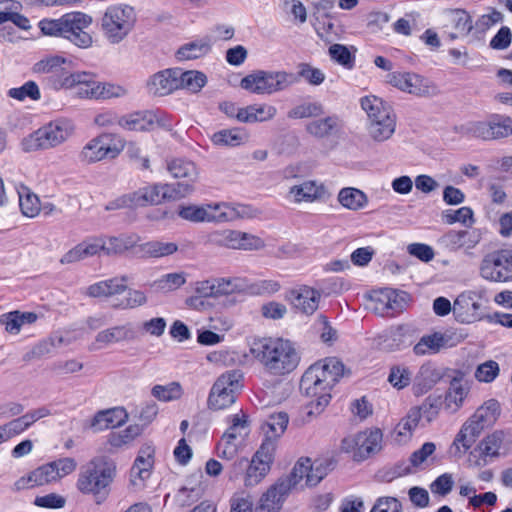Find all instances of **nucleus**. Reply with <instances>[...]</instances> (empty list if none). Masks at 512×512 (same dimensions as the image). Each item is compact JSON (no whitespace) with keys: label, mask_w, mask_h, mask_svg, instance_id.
Listing matches in <instances>:
<instances>
[{"label":"nucleus","mask_w":512,"mask_h":512,"mask_svg":"<svg viewBox=\"0 0 512 512\" xmlns=\"http://www.w3.org/2000/svg\"><path fill=\"white\" fill-rule=\"evenodd\" d=\"M210 240L215 244L225 246L230 249H238L239 231L229 229L217 231L211 234Z\"/></svg>","instance_id":"obj_61"},{"label":"nucleus","mask_w":512,"mask_h":512,"mask_svg":"<svg viewBox=\"0 0 512 512\" xmlns=\"http://www.w3.org/2000/svg\"><path fill=\"white\" fill-rule=\"evenodd\" d=\"M116 466L103 457L92 459L83 468L77 480V488L84 494L105 497L112 483Z\"/></svg>","instance_id":"obj_5"},{"label":"nucleus","mask_w":512,"mask_h":512,"mask_svg":"<svg viewBox=\"0 0 512 512\" xmlns=\"http://www.w3.org/2000/svg\"><path fill=\"white\" fill-rule=\"evenodd\" d=\"M157 126H166L164 116L153 111H136L121 115L120 128L126 131H151Z\"/></svg>","instance_id":"obj_18"},{"label":"nucleus","mask_w":512,"mask_h":512,"mask_svg":"<svg viewBox=\"0 0 512 512\" xmlns=\"http://www.w3.org/2000/svg\"><path fill=\"white\" fill-rule=\"evenodd\" d=\"M331 470L328 460H312L308 457L300 458L290 472V490H304L318 485Z\"/></svg>","instance_id":"obj_12"},{"label":"nucleus","mask_w":512,"mask_h":512,"mask_svg":"<svg viewBox=\"0 0 512 512\" xmlns=\"http://www.w3.org/2000/svg\"><path fill=\"white\" fill-rule=\"evenodd\" d=\"M77 463L73 458L65 457L46 463L34 469L15 482L17 490L32 489L47 485L75 471Z\"/></svg>","instance_id":"obj_8"},{"label":"nucleus","mask_w":512,"mask_h":512,"mask_svg":"<svg viewBox=\"0 0 512 512\" xmlns=\"http://www.w3.org/2000/svg\"><path fill=\"white\" fill-rule=\"evenodd\" d=\"M443 374L431 364H423L413 379V391L416 395H422L429 391L440 381Z\"/></svg>","instance_id":"obj_29"},{"label":"nucleus","mask_w":512,"mask_h":512,"mask_svg":"<svg viewBox=\"0 0 512 512\" xmlns=\"http://www.w3.org/2000/svg\"><path fill=\"white\" fill-rule=\"evenodd\" d=\"M463 135L483 141L501 140L512 136V118L494 113L483 121H471L461 127Z\"/></svg>","instance_id":"obj_10"},{"label":"nucleus","mask_w":512,"mask_h":512,"mask_svg":"<svg viewBox=\"0 0 512 512\" xmlns=\"http://www.w3.org/2000/svg\"><path fill=\"white\" fill-rule=\"evenodd\" d=\"M276 109L270 105H249L241 108L238 114V121L244 123L263 122L273 118Z\"/></svg>","instance_id":"obj_38"},{"label":"nucleus","mask_w":512,"mask_h":512,"mask_svg":"<svg viewBox=\"0 0 512 512\" xmlns=\"http://www.w3.org/2000/svg\"><path fill=\"white\" fill-rule=\"evenodd\" d=\"M288 427V413L278 411L271 413L262 425L265 438L261 444H270L275 453L278 440L284 435Z\"/></svg>","instance_id":"obj_21"},{"label":"nucleus","mask_w":512,"mask_h":512,"mask_svg":"<svg viewBox=\"0 0 512 512\" xmlns=\"http://www.w3.org/2000/svg\"><path fill=\"white\" fill-rule=\"evenodd\" d=\"M481 276L494 282L512 280V249H502L489 253L480 266Z\"/></svg>","instance_id":"obj_13"},{"label":"nucleus","mask_w":512,"mask_h":512,"mask_svg":"<svg viewBox=\"0 0 512 512\" xmlns=\"http://www.w3.org/2000/svg\"><path fill=\"white\" fill-rule=\"evenodd\" d=\"M151 394L162 402L178 400L183 395V389L179 382H170L166 385H155Z\"/></svg>","instance_id":"obj_54"},{"label":"nucleus","mask_w":512,"mask_h":512,"mask_svg":"<svg viewBox=\"0 0 512 512\" xmlns=\"http://www.w3.org/2000/svg\"><path fill=\"white\" fill-rule=\"evenodd\" d=\"M329 55L338 64L351 69L354 66V57L348 48L342 44H333L329 47Z\"/></svg>","instance_id":"obj_64"},{"label":"nucleus","mask_w":512,"mask_h":512,"mask_svg":"<svg viewBox=\"0 0 512 512\" xmlns=\"http://www.w3.org/2000/svg\"><path fill=\"white\" fill-rule=\"evenodd\" d=\"M390 82L400 90L417 96H428L435 90L427 79L415 73L393 74Z\"/></svg>","instance_id":"obj_19"},{"label":"nucleus","mask_w":512,"mask_h":512,"mask_svg":"<svg viewBox=\"0 0 512 512\" xmlns=\"http://www.w3.org/2000/svg\"><path fill=\"white\" fill-rule=\"evenodd\" d=\"M207 78L199 71H185L177 75L178 88H184L191 92H198L205 84Z\"/></svg>","instance_id":"obj_50"},{"label":"nucleus","mask_w":512,"mask_h":512,"mask_svg":"<svg viewBox=\"0 0 512 512\" xmlns=\"http://www.w3.org/2000/svg\"><path fill=\"white\" fill-rule=\"evenodd\" d=\"M101 252L104 253L103 237L90 238L79 243L65 253L60 259V262L62 264H70L83 260L87 257L98 255Z\"/></svg>","instance_id":"obj_23"},{"label":"nucleus","mask_w":512,"mask_h":512,"mask_svg":"<svg viewBox=\"0 0 512 512\" xmlns=\"http://www.w3.org/2000/svg\"><path fill=\"white\" fill-rule=\"evenodd\" d=\"M273 460L274 452L270 444H261L250 460L241 457L231 464L228 471L229 480L235 481L242 476L243 485L246 488H253L269 474Z\"/></svg>","instance_id":"obj_2"},{"label":"nucleus","mask_w":512,"mask_h":512,"mask_svg":"<svg viewBox=\"0 0 512 512\" xmlns=\"http://www.w3.org/2000/svg\"><path fill=\"white\" fill-rule=\"evenodd\" d=\"M65 84L71 86L74 94L80 98L97 100L99 81L87 73H74L65 79Z\"/></svg>","instance_id":"obj_27"},{"label":"nucleus","mask_w":512,"mask_h":512,"mask_svg":"<svg viewBox=\"0 0 512 512\" xmlns=\"http://www.w3.org/2000/svg\"><path fill=\"white\" fill-rule=\"evenodd\" d=\"M248 434V424L246 415L240 416L235 414L232 416L231 425L224 433V439L235 441L238 437H242Z\"/></svg>","instance_id":"obj_62"},{"label":"nucleus","mask_w":512,"mask_h":512,"mask_svg":"<svg viewBox=\"0 0 512 512\" xmlns=\"http://www.w3.org/2000/svg\"><path fill=\"white\" fill-rule=\"evenodd\" d=\"M219 203L208 204L206 206L189 205L179 209L178 215L191 222H218L221 223V215L219 213Z\"/></svg>","instance_id":"obj_25"},{"label":"nucleus","mask_w":512,"mask_h":512,"mask_svg":"<svg viewBox=\"0 0 512 512\" xmlns=\"http://www.w3.org/2000/svg\"><path fill=\"white\" fill-rule=\"evenodd\" d=\"M92 22V17L86 13L79 11L66 13L63 38L81 49L90 48L93 37L87 30Z\"/></svg>","instance_id":"obj_15"},{"label":"nucleus","mask_w":512,"mask_h":512,"mask_svg":"<svg viewBox=\"0 0 512 512\" xmlns=\"http://www.w3.org/2000/svg\"><path fill=\"white\" fill-rule=\"evenodd\" d=\"M74 132L75 125L71 120L59 118L25 136L20 146L26 153L49 150L66 142Z\"/></svg>","instance_id":"obj_3"},{"label":"nucleus","mask_w":512,"mask_h":512,"mask_svg":"<svg viewBox=\"0 0 512 512\" xmlns=\"http://www.w3.org/2000/svg\"><path fill=\"white\" fill-rule=\"evenodd\" d=\"M412 381V373L406 366L396 365L392 366L388 376V382L396 389L400 390Z\"/></svg>","instance_id":"obj_56"},{"label":"nucleus","mask_w":512,"mask_h":512,"mask_svg":"<svg viewBox=\"0 0 512 512\" xmlns=\"http://www.w3.org/2000/svg\"><path fill=\"white\" fill-rule=\"evenodd\" d=\"M179 70L167 69L154 74L147 83L150 94L164 96L178 89L177 75Z\"/></svg>","instance_id":"obj_26"},{"label":"nucleus","mask_w":512,"mask_h":512,"mask_svg":"<svg viewBox=\"0 0 512 512\" xmlns=\"http://www.w3.org/2000/svg\"><path fill=\"white\" fill-rule=\"evenodd\" d=\"M7 95L18 101H24L26 98L36 101L41 98L39 87L34 81H27L21 87L9 89Z\"/></svg>","instance_id":"obj_55"},{"label":"nucleus","mask_w":512,"mask_h":512,"mask_svg":"<svg viewBox=\"0 0 512 512\" xmlns=\"http://www.w3.org/2000/svg\"><path fill=\"white\" fill-rule=\"evenodd\" d=\"M19 206L24 216L33 218L41 211V204L38 196L27 186L21 185L17 189Z\"/></svg>","instance_id":"obj_45"},{"label":"nucleus","mask_w":512,"mask_h":512,"mask_svg":"<svg viewBox=\"0 0 512 512\" xmlns=\"http://www.w3.org/2000/svg\"><path fill=\"white\" fill-rule=\"evenodd\" d=\"M212 39L206 36L181 46L177 51L180 60H191L200 58L211 51Z\"/></svg>","instance_id":"obj_39"},{"label":"nucleus","mask_w":512,"mask_h":512,"mask_svg":"<svg viewBox=\"0 0 512 512\" xmlns=\"http://www.w3.org/2000/svg\"><path fill=\"white\" fill-rule=\"evenodd\" d=\"M345 374L344 364L336 357H328L311 365L300 380V391L311 398L307 416L318 415L329 404L331 391Z\"/></svg>","instance_id":"obj_1"},{"label":"nucleus","mask_w":512,"mask_h":512,"mask_svg":"<svg viewBox=\"0 0 512 512\" xmlns=\"http://www.w3.org/2000/svg\"><path fill=\"white\" fill-rule=\"evenodd\" d=\"M243 373L240 370H229L221 374L213 384L209 396L208 407L222 410L230 407L242 390Z\"/></svg>","instance_id":"obj_11"},{"label":"nucleus","mask_w":512,"mask_h":512,"mask_svg":"<svg viewBox=\"0 0 512 512\" xmlns=\"http://www.w3.org/2000/svg\"><path fill=\"white\" fill-rule=\"evenodd\" d=\"M485 428L486 427L481 423L473 421V418L470 417L462 426L453 444L457 449H459V445H461L464 449L463 452H466Z\"/></svg>","instance_id":"obj_41"},{"label":"nucleus","mask_w":512,"mask_h":512,"mask_svg":"<svg viewBox=\"0 0 512 512\" xmlns=\"http://www.w3.org/2000/svg\"><path fill=\"white\" fill-rule=\"evenodd\" d=\"M324 113V109L322 104L318 102H303L297 106H295L290 111V117L293 118H310V117H318Z\"/></svg>","instance_id":"obj_60"},{"label":"nucleus","mask_w":512,"mask_h":512,"mask_svg":"<svg viewBox=\"0 0 512 512\" xmlns=\"http://www.w3.org/2000/svg\"><path fill=\"white\" fill-rule=\"evenodd\" d=\"M216 298L228 296L235 293H244L247 290L248 282L244 278H214Z\"/></svg>","instance_id":"obj_46"},{"label":"nucleus","mask_w":512,"mask_h":512,"mask_svg":"<svg viewBox=\"0 0 512 512\" xmlns=\"http://www.w3.org/2000/svg\"><path fill=\"white\" fill-rule=\"evenodd\" d=\"M250 351L272 374H285L288 363L287 341L282 338L256 339Z\"/></svg>","instance_id":"obj_9"},{"label":"nucleus","mask_w":512,"mask_h":512,"mask_svg":"<svg viewBox=\"0 0 512 512\" xmlns=\"http://www.w3.org/2000/svg\"><path fill=\"white\" fill-rule=\"evenodd\" d=\"M337 199L344 208L352 211L363 209L368 204L367 195L353 187L342 188L338 193Z\"/></svg>","instance_id":"obj_42"},{"label":"nucleus","mask_w":512,"mask_h":512,"mask_svg":"<svg viewBox=\"0 0 512 512\" xmlns=\"http://www.w3.org/2000/svg\"><path fill=\"white\" fill-rule=\"evenodd\" d=\"M382 432L380 429L361 431L354 436L342 441V449L346 452L353 451L354 459L363 461L382 448Z\"/></svg>","instance_id":"obj_14"},{"label":"nucleus","mask_w":512,"mask_h":512,"mask_svg":"<svg viewBox=\"0 0 512 512\" xmlns=\"http://www.w3.org/2000/svg\"><path fill=\"white\" fill-rule=\"evenodd\" d=\"M396 128V116L368 122L369 136L376 142H384L391 138Z\"/></svg>","instance_id":"obj_43"},{"label":"nucleus","mask_w":512,"mask_h":512,"mask_svg":"<svg viewBox=\"0 0 512 512\" xmlns=\"http://www.w3.org/2000/svg\"><path fill=\"white\" fill-rule=\"evenodd\" d=\"M135 23L133 7L126 4L111 5L101 18V31L110 44H119L131 33Z\"/></svg>","instance_id":"obj_6"},{"label":"nucleus","mask_w":512,"mask_h":512,"mask_svg":"<svg viewBox=\"0 0 512 512\" xmlns=\"http://www.w3.org/2000/svg\"><path fill=\"white\" fill-rule=\"evenodd\" d=\"M444 337L439 333L423 336L414 346L413 351L416 355H430L440 351L444 346Z\"/></svg>","instance_id":"obj_49"},{"label":"nucleus","mask_w":512,"mask_h":512,"mask_svg":"<svg viewBox=\"0 0 512 512\" xmlns=\"http://www.w3.org/2000/svg\"><path fill=\"white\" fill-rule=\"evenodd\" d=\"M140 238L136 234H122L120 236L103 237L104 254L107 256L122 254L137 246Z\"/></svg>","instance_id":"obj_35"},{"label":"nucleus","mask_w":512,"mask_h":512,"mask_svg":"<svg viewBox=\"0 0 512 512\" xmlns=\"http://www.w3.org/2000/svg\"><path fill=\"white\" fill-rule=\"evenodd\" d=\"M148 301L146 294L137 289H129L126 297L120 302L113 304L117 309H135L144 306Z\"/></svg>","instance_id":"obj_59"},{"label":"nucleus","mask_w":512,"mask_h":512,"mask_svg":"<svg viewBox=\"0 0 512 512\" xmlns=\"http://www.w3.org/2000/svg\"><path fill=\"white\" fill-rule=\"evenodd\" d=\"M135 338V332L131 324L118 325L100 331L96 335V342L102 346L110 345L112 343L132 340Z\"/></svg>","instance_id":"obj_36"},{"label":"nucleus","mask_w":512,"mask_h":512,"mask_svg":"<svg viewBox=\"0 0 512 512\" xmlns=\"http://www.w3.org/2000/svg\"><path fill=\"white\" fill-rule=\"evenodd\" d=\"M499 372V364L488 360L477 366L474 376L479 382L490 383L499 375Z\"/></svg>","instance_id":"obj_63"},{"label":"nucleus","mask_w":512,"mask_h":512,"mask_svg":"<svg viewBox=\"0 0 512 512\" xmlns=\"http://www.w3.org/2000/svg\"><path fill=\"white\" fill-rule=\"evenodd\" d=\"M219 213L221 222L232 221L237 217L253 218L257 215V210L250 205L219 203Z\"/></svg>","instance_id":"obj_47"},{"label":"nucleus","mask_w":512,"mask_h":512,"mask_svg":"<svg viewBox=\"0 0 512 512\" xmlns=\"http://www.w3.org/2000/svg\"><path fill=\"white\" fill-rule=\"evenodd\" d=\"M503 434L502 432H494L490 435H487L478 443L479 450H482L485 456H487L491 462L494 459L500 457V449L503 445Z\"/></svg>","instance_id":"obj_51"},{"label":"nucleus","mask_w":512,"mask_h":512,"mask_svg":"<svg viewBox=\"0 0 512 512\" xmlns=\"http://www.w3.org/2000/svg\"><path fill=\"white\" fill-rule=\"evenodd\" d=\"M186 282L184 273H168L155 280L151 287L162 293H168L180 288Z\"/></svg>","instance_id":"obj_53"},{"label":"nucleus","mask_w":512,"mask_h":512,"mask_svg":"<svg viewBox=\"0 0 512 512\" xmlns=\"http://www.w3.org/2000/svg\"><path fill=\"white\" fill-rule=\"evenodd\" d=\"M37 320V315L33 312L12 311L4 314L0 318V323L5 326V330L10 334H18L25 324H32Z\"/></svg>","instance_id":"obj_40"},{"label":"nucleus","mask_w":512,"mask_h":512,"mask_svg":"<svg viewBox=\"0 0 512 512\" xmlns=\"http://www.w3.org/2000/svg\"><path fill=\"white\" fill-rule=\"evenodd\" d=\"M286 73L255 71L242 78L240 87L254 94H271L282 88Z\"/></svg>","instance_id":"obj_16"},{"label":"nucleus","mask_w":512,"mask_h":512,"mask_svg":"<svg viewBox=\"0 0 512 512\" xmlns=\"http://www.w3.org/2000/svg\"><path fill=\"white\" fill-rule=\"evenodd\" d=\"M481 297L472 291L461 293L453 303V314L460 323L470 324L483 318Z\"/></svg>","instance_id":"obj_17"},{"label":"nucleus","mask_w":512,"mask_h":512,"mask_svg":"<svg viewBox=\"0 0 512 512\" xmlns=\"http://www.w3.org/2000/svg\"><path fill=\"white\" fill-rule=\"evenodd\" d=\"M320 299L321 293L308 286L290 291V303L296 311L306 315H311L317 310Z\"/></svg>","instance_id":"obj_22"},{"label":"nucleus","mask_w":512,"mask_h":512,"mask_svg":"<svg viewBox=\"0 0 512 512\" xmlns=\"http://www.w3.org/2000/svg\"><path fill=\"white\" fill-rule=\"evenodd\" d=\"M290 194L293 195L297 203H311L324 199L327 196V191L322 183L309 180L290 188Z\"/></svg>","instance_id":"obj_28"},{"label":"nucleus","mask_w":512,"mask_h":512,"mask_svg":"<svg viewBox=\"0 0 512 512\" xmlns=\"http://www.w3.org/2000/svg\"><path fill=\"white\" fill-rule=\"evenodd\" d=\"M422 407H414L410 409L407 416L403 418L396 426V431L400 436H409L412 431L418 426V423L422 417Z\"/></svg>","instance_id":"obj_57"},{"label":"nucleus","mask_w":512,"mask_h":512,"mask_svg":"<svg viewBox=\"0 0 512 512\" xmlns=\"http://www.w3.org/2000/svg\"><path fill=\"white\" fill-rule=\"evenodd\" d=\"M341 129V122L338 116L331 115L309 122L306 131L311 136L323 139L336 134Z\"/></svg>","instance_id":"obj_32"},{"label":"nucleus","mask_w":512,"mask_h":512,"mask_svg":"<svg viewBox=\"0 0 512 512\" xmlns=\"http://www.w3.org/2000/svg\"><path fill=\"white\" fill-rule=\"evenodd\" d=\"M142 432L139 425H130L126 429L112 433L109 437V443L113 447H121L132 442Z\"/></svg>","instance_id":"obj_58"},{"label":"nucleus","mask_w":512,"mask_h":512,"mask_svg":"<svg viewBox=\"0 0 512 512\" xmlns=\"http://www.w3.org/2000/svg\"><path fill=\"white\" fill-rule=\"evenodd\" d=\"M214 145L220 147H238L249 141V134L243 128L222 129L211 136Z\"/></svg>","instance_id":"obj_33"},{"label":"nucleus","mask_w":512,"mask_h":512,"mask_svg":"<svg viewBox=\"0 0 512 512\" xmlns=\"http://www.w3.org/2000/svg\"><path fill=\"white\" fill-rule=\"evenodd\" d=\"M443 243L452 250H458L461 248L472 249L480 241V234L478 231H455L451 230L447 232L443 238Z\"/></svg>","instance_id":"obj_30"},{"label":"nucleus","mask_w":512,"mask_h":512,"mask_svg":"<svg viewBox=\"0 0 512 512\" xmlns=\"http://www.w3.org/2000/svg\"><path fill=\"white\" fill-rule=\"evenodd\" d=\"M126 146L125 139L116 133L103 132L91 138L77 155L84 165L116 159Z\"/></svg>","instance_id":"obj_7"},{"label":"nucleus","mask_w":512,"mask_h":512,"mask_svg":"<svg viewBox=\"0 0 512 512\" xmlns=\"http://www.w3.org/2000/svg\"><path fill=\"white\" fill-rule=\"evenodd\" d=\"M326 79L325 73L308 63H300L297 66V72L295 75V81L303 80L309 85L319 86Z\"/></svg>","instance_id":"obj_52"},{"label":"nucleus","mask_w":512,"mask_h":512,"mask_svg":"<svg viewBox=\"0 0 512 512\" xmlns=\"http://www.w3.org/2000/svg\"><path fill=\"white\" fill-rule=\"evenodd\" d=\"M288 497V476L280 477L261 496L260 512H279Z\"/></svg>","instance_id":"obj_20"},{"label":"nucleus","mask_w":512,"mask_h":512,"mask_svg":"<svg viewBox=\"0 0 512 512\" xmlns=\"http://www.w3.org/2000/svg\"><path fill=\"white\" fill-rule=\"evenodd\" d=\"M127 418L124 409L114 408L105 411H99L91 422V427L95 431L106 430L111 427L122 425Z\"/></svg>","instance_id":"obj_34"},{"label":"nucleus","mask_w":512,"mask_h":512,"mask_svg":"<svg viewBox=\"0 0 512 512\" xmlns=\"http://www.w3.org/2000/svg\"><path fill=\"white\" fill-rule=\"evenodd\" d=\"M167 169L169 173L172 175V177L185 179L183 182L170 184L171 186H173L174 188H178L181 185H189L187 195L193 191L194 183L198 178V171L193 162L180 158L173 159L170 162H168Z\"/></svg>","instance_id":"obj_24"},{"label":"nucleus","mask_w":512,"mask_h":512,"mask_svg":"<svg viewBox=\"0 0 512 512\" xmlns=\"http://www.w3.org/2000/svg\"><path fill=\"white\" fill-rule=\"evenodd\" d=\"M178 250L174 242L149 241L139 246V251L144 256L160 258L169 256Z\"/></svg>","instance_id":"obj_48"},{"label":"nucleus","mask_w":512,"mask_h":512,"mask_svg":"<svg viewBox=\"0 0 512 512\" xmlns=\"http://www.w3.org/2000/svg\"><path fill=\"white\" fill-rule=\"evenodd\" d=\"M464 377L465 374L459 370L454 371L453 376H451L446 400L449 404H455L456 407L462 404L469 391L467 383L464 382Z\"/></svg>","instance_id":"obj_44"},{"label":"nucleus","mask_w":512,"mask_h":512,"mask_svg":"<svg viewBox=\"0 0 512 512\" xmlns=\"http://www.w3.org/2000/svg\"><path fill=\"white\" fill-rule=\"evenodd\" d=\"M448 19L454 32L449 33L451 40L466 37L474 28L471 16L461 9H455L448 13Z\"/></svg>","instance_id":"obj_37"},{"label":"nucleus","mask_w":512,"mask_h":512,"mask_svg":"<svg viewBox=\"0 0 512 512\" xmlns=\"http://www.w3.org/2000/svg\"><path fill=\"white\" fill-rule=\"evenodd\" d=\"M189 185H181L174 188L171 185L145 186L130 194L123 195L111 202L106 208L119 209L124 207L137 208L147 205H157L163 200H177L187 195Z\"/></svg>","instance_id":"obj_4"},{"label":"nucleus","mask_w":512,"mask_h":512,"mask_svg":"<svg viewBox=\"0 0 512 512\" xmlns=\"http://www.w3.org/2000/svg\"><path fill=\"white\" fill-rule=\"evenodd\" d=\"M360 103L367 114L368 122L395 116L391 106L377 96H365L361 98Z\"/></svg>","instance_id":"obj_31"}]
</instances>
